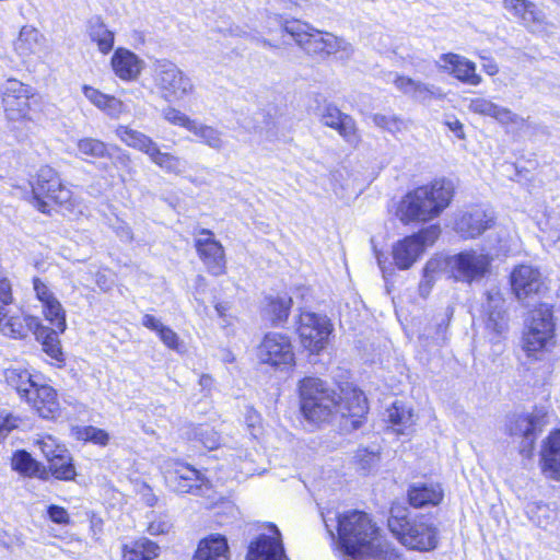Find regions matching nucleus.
Returning a JSON list of instances; mask_svg holds the SVG:
<instances>
[{
  "mask_svg": "<svg viewBox=\"0 0 560 560\" xmlns=\"http://www.w3.org/2000/svg\"><path fill=\"white\" fill-rule=\"evenodd\" d=\"M402 120L396 116H390L384 130L390 133H396L402 128Z\"/></svg>",
  "mask_w": 560,
  "mask_h": 560,
  "instance_id": "63",
  "label": "nucleus"
},
{
  "mask_svg": "<svg viewBox=\"0 0 560 560\" xmlns=\"http://www.w3.org/2000/svg\"><path fill=\"white\" fill-rule=\"evenodd\" d=\"M155 83L167 100L180 101L192 93L194 84L174 62L167 59L154 63Z\"/></svg>",
  "mask_w": 560,
  "mask_h": 560,
  "instance_id": "11",
  "label": "nucleus"
},
{
  "mask_svg": "<svg viewBox=\"0 0 560 560\" xmlns=\"http://www.w3.org/2000/svg\"><path fill=\"white\" fill-rule=\"evenodd\" d=\"M504 9L515 19L523 22V16L528 8H532V1L528 0H503Z\"/></svg>",
  "mask_w": 560,
  "mask_h": 560,
  "instance_id": "50",
  "label": "nucleus"
},
{
  "mask_svg": "<svg viewBox=\"0 0 560 560\" xmlns=\"http://www.w3.org/2000/svg\"><path fill=\"white\" fill-rule=\"evenodd\" d=\"M555 330L552 307L548 304H539L532 311L527 331L523 337V348L527 354L532 355L546 349L555 337Z\"/></svg>",
  "mask_w": 560,
  "mask_h": 560,
  "instance_id": "8",
  "label": "nucleus"
},
{
  "mask_svg": "<svg viewBox=\"0 0 560 560\" xmlns=\"http://www.w3.org/2000/svg\"><path fill=\"white\" fill-rule=\"evenodd\" d=\"M510 279L512 291L525 306H530V301L539 299L547 290L541 272L530 265L515 267Z\"/></svg>",
  "mask_w": 560,
  "mask_h": 560,
  "instance_id": "16",
  "label": "nucleus"
},
{
  "mask_svg": "<svg viewBox=\"0 0 560 560\" xmlns=\"http://www.w3.org/2000/svg\"><path fill=\"white\" fill-rule=\"evenodd\" d=\"M320 121L335 130L349 143L358 141L357 128L353 118L340 112L331 104L325 105L320 113Z\"/></svg>",
  "mask_w": 560,
  "mask_h": 560,
  "instance_id": "25",
  "label": "nucleus"
},
{
  "mask_svg": "<svg viewBox=\"0 0 560 560\" xmlns=\"http://www.w3.org/2000/svg\"><path fill=\"white\" fill-rule=\"evenodd\" d=\"M40 450L48 463L52 459V456H57L61 451H67L65 446L56 444L51 438L40 442Z\"/></svg>",
  "mask_w": 560,
  "mask_h": 560,
  "instance_id": "55",
  "label": "nucleus"
},
{
  "mask_svg": "<svg viewBox=\"0 0 560 560\" xmlns=\"http://www.w3.org/2000/svg\"><path fill=\"white\" fill-rule=\"evenodd\" d=\"M268 33L279 32L282 37L289 35L295 44L310 56L325 58L332 54H341V58H348L353 49L343 38L331 33L322 32L301 20H288L280 15L268 18Z\"/></svg>",
  "mask_w": 560,
  "mask_h": 560,
  "instance_id": "2",
  "label": "nucleus"
},
{
  "mask_svg": "<svg viewBox=\"0 0 560 560\" xmlns=\"http://www.w3.org/2000/svg\"><path fill=\"white\" fill-rule=\"evenodd\" d=\"M199 237L195 240L196 250L207 267L208 271L213 276H221L225 272V255L224 248L213 236L212 231L201 229Z\"/></svg>",
  "mask_w": 560,
  "mask_h": 560,
  "instance_id": "20",
  "label": "nucleus"
},
{
  "mask_svg": "<svg viewBox=\"0 0 560 560\" xmlns=\"http://www.w3.org/2000/svg\"><path fill=\"white\" fill-rule=\"evenodd\" d=\"M116 136L128 147L147 154L150 160L167 173L180 174L186 170V162L171 153L162 152L155 141L141 131L118 126Z\"/></svg>",
  "mask_w": 560,
  "mask_h": 560,
  "instance_id": "7",
  "label": "nucleus"
},
{
  "mask_svg": "<svg viewBox=\"0 0 560 560\" xmlns=\"http://www.w3.org/2000/svg\"><path fill=\"white\" fill-rule=\"evenodd\" d=\"M88 34L90 39L95 43L98 50L106 55L115 43V34L105 25L100 16H93L88 22Z\"/></svg>",
  "mask_w": 560,
  "mask_h": 560,
  "instance_id": "37",
  "label": "nucleus"
},
{
  "mask_svg": "<svg viewBox=\"0 0 560 560\" xmlns=\"http://www.w3.org/2000/svg\"><path fill=\"white\" fill-rule=\"evenodd\" d=\"M33 289L36 298L43 303L46 319L63 332L67 328L66 314L60 302L54 296L46 283L39 278H33Z\"/></svg>",
  "mask_w": 560,
  "mask_h": 560,
  "instance_id": "22",
  "label": "nucleus"
},
{
  "mask_svg": "<svg viewBox=\"0 0 560 560\" xmlns=\"http://www.w3.org/2000/svg\"><path fill=\"white\" fill-rule=\"evenodd\" d=\"M0 305H5L7 307L13 304L12 285L4 277L0 278Z\"/></svg>",
  "mask_w": 560,
  "mask_h": 560,
  "instance_id": "57",
  "label": "nucleus"
},
{
  "mask_svg": "<svg viewBox=\"0 0 560 560\" xmlns=\"http://www.w3.org/2000/svg\"><path fill=\"white\" fill-rule=\"evenodd\" d=\"M46 471L48 472V480L54 477L61 481H73L77 477L73 458L68 450L61 451L57 456H52V459L46 467Z\"/></svg>",
  "mask_w": 560,
  "mask_h": 560,
  "instance_id": "35",
  "label": "nucleus"
},
{
  "mask_svg": "<svg viewBox=\"0 0 560 560\" xmlns=\"http://www.w3.org/2000/svg\"><path fill=\"white\" fill-rule=\"evenodd\" d=\"M196 434L200 436V441L207 448L213 450L219 444L215 433L209 430V428L200 427L197 429Z\"/></svg>",
  "mask_w": 560,
  "mask_h": 560,
  "instance_id": "58",
  "label": "nucleus"
},
{
  "mask_svg": "<svg viewBox=\"0 0 560 560\" xmlns=\"http://www.w3.org/2000/svg\"><path fill=\"white\" fill-rule=\"evenodd\" d=\"M260 363L287 370L294 365L295 355L290 337L280 332H268L257 347Z\"/></svg>",
  "mask_w": 560,
  "mask_h": 560,
  "instance_id": "13",
  "label": "nucleus"
},
{
  "mask_svg": "<svg viewBox=\"0 0 560 560\" xmlns=\"http://www.w3.org/2000/svg\"><path fill=\"white\" fill-rule=\"evenodd\" d=\"M167 487L177 493H191L203 495L210 489V482L195 467L176 463L173 469L165 474Z\"/></svg>",
  "mask_w": 560,
  "mask_h": 560,
  "instance_id": "17",
  "label": "nucleus"
},
{
  "mask_svg": "<svg viewBox=\"0 0 560 560\" xmlns=\"http://www.w3.org/2000/svg\"><path fill=\"white\" fill-rule=\"evenodd\" d=\"M443 268L446 267V258L440 259V258H431L427 261L424 268H423V280L420 283V291L423 292L425 287H430V282L433 279V275L441 271Z\"/></svg>",
  "mask_w": 560,
  "mask_h": 560,
  "instance_id": "49",
  "label": "nucleus"
},
{
  "mask_svg": "<svg viewBox=\"0 0 560 560\" xmlns=\"http://www.w3.org/2000/svg\"><path fill=\"white\" fill-rule=\"evenodd\" d=\"M44 419L55 418L59 411L57 392L49 385L35 384L30 397L24 399Z\"/></svg>",
  "mask_w": 560,
  "mask_h": 560,
  "instance_id": "26",
  "label": "nucleus"
},
{
  "mask_svg": "<svg viewBox=\"0 0 560 560\" xmlns=\"http://www.w3.org/2000/svg\"><path fill=\"white\" fill-rule=\"evenodd\" d=\"M387 523L393 535L410 549L430 551L438 546V529L424 517L410 520L405 511H392Z\"/></svg>",
  "mask_w": 560,
  "mask_h": 560,
  "instance_id": "5",
  "label": "nucleus"
},
{
  "mask_svg": "<svg viewBox=\"0 0 560 560\" xmlns=\"http://www.w3.org/2000/svg\"><path fill=\"white\" fill-rule=\"evenodd\" d=\"M497 256L513 255L520 249V240L511 235L505 229L497 231V243L491 246Z\"/></svg>",
  "mask_w": 560,
  "mask_h": 560,
  "instance_id": "43",
  "label": "nucleus"
},
{
  "mask_svg": "<svg viewBox=\"0 0 560 560\" xmlns=\"http://www.w3.org/2000/svg\"><path fill=\"white\" fill-rule=\"evenodd\" d=\"M468 109L478 115L492 117L502 124L514 121V114L510 109L483 97L471 98L468 103Z\"/></svg>",
  "mask_w": 560,
  "mask_h": 560,
  "instance_id": "36",
  "label": "nucleus"
},
{
  "mask_svg": "<svg viewBox=\"0 0 560 560\" xmlns=\"http://www.w3.org/2000/svg\"><path fill=\"white\" fill-rule=\"evenodd\" d=\"M160 547L148 538L126 544L122 547V560H153L159 556Z\"/></svg>",
  "mask_w": 560,
  "mask_h": 560,
  "instance_id": "39",
  "label": "nucleus"
},
{
  "mask_svg": "<svg viewBox=\"0 0 560 560\" xmlns=\"http://www.w3.org/2000/svg\"><path fill=\"white\" fill-rule=\"evenodd\" d=\"M521 24L532 33L545 32L548 25L545 12L534 2H532V8L527 9Z\"/></svg>",
  "mask_w": 560,
  "mask_h": 560,
  "instance_id": "45",
  "label": "nucleus"
},
{
  "mask_svg": "<svg viewBox=\"0 0 560 560\" xmlns=\"http://www.w3.org/2000/svg\"><path fill=\"white\" fill-rule=\"evenodd\" d=\"M82 436L85 441L92 442L94 444H98L105 446L109 441L108 433L103 430L92 425L85 427L82 431Z\"/></svg>",
  "mask_w": 560,
  "mask_h": 560,
  "instance_id": "51",
  "label": "nucleus"
},
{
  "mask_svg": "<svg viewBox=\"0 0 560 560\" xmlns=\"http://www.w3.org/2000/svg\"><path fill=\"white\" fill-rule=\"evenodd\" d=\"M299 392L301 412L308 422H326L336 412L337 393L320 378H303Z\"/></svg>",
  "mask_w": 560,
  "mask_h": 560,
  "instance_id": "4",
  "label": "nucleus"
},
{
  "mask_svg": "<svg viewBox=\"0 0 560 560\" xmlns=\"http://www.w3.org/2000/svg\"><path fill=\"white\" fill-rule=\"evenodd\" d=\"M21 419L10 412H0V442L4 440L9 433L16 429Z\"/></svg>",
  "mask_w": 560,
  "mask_h": 560,
  "instance_id": "52",
  "label": "nucleus"
},
{
  "mask_svg": "<svg viewBox=\"0 0 560 560\" xmlns=\"http://www.w3.org/2000/svg\"><path fill=\"white\" fill-rule=\"evenodd\" d=\"M268 303L265 308L267 317L273 326L284 324L289 317L292 306V299L290 296H269Z\"/></svg>",
  "mask_w": 560,
  "mask_h": 560,
  "instance_id": "40",
  "label": "nucleus"
},
{
  "mask_svg": "<svg viewBox=\"0 0 560 560\" xmlns=\"http://www.w3.org/2000/svg\"><path fill=\"white\" fill-rule=\"evenodd\" d=\"M453 315V308L447 307L445 314L440 318L436 323L439 337L444 341L445 340V331L450 325L451 317Z\"/></svg>",
  "mask_w": 560,
  "mask_h": 560,
  "instance_id": "60",
  "label": "nucleus"
},
{
  "mask_svg": "<svg viewBox=\"0 0 560 560\" xmlns=\"http://www.w3.org/2000/svg\"><path fill=\"white\" fill-rule=\"evenodd\" d=\"M33 205L42 213H50V205L46 199L70 210L74 202L72 191L67 187L59 173L52 167L42 166L32 183Z\"/></svg>",
  "mask_w": 560,
  "mask_h": 560,
  "instance_id": "6",
  "label": "nucleus"
},
{
  "mask_svg": "<svg viewBox=\"0 0 560 560\" xmlns=\"http://www.w3.org/2000/svg\"><path fill=\"white\" fill-rule=\"evenodd\" d=\"M47 515L49 520L58 525H68L70 524V515L68 511L57 504H50L47 506Z\"/></svg>",
  "mask_w": 560,
  "mask_h": 560,
  "instance_id": "53",
  "label": "nucleus"
},
{
  "mask_svg": "<svg viewBox=\"0 0 560 560\" xmlns=\"http://www.w3.org/2000/svg\"><path fill=\"white\" fill-rule=\"evenodd\" d=\"M82 92L84 96L94 105L97 106L101 102V100H104V93L101 91L90 86V85H83Z\"/></svg>",
  "mask_w": 560,
  "mask_h": 560,
  "instance_id": "61",
  "label": "nucleus"
},
{
  "mask_svg": "<svg viewBox=\"0 0 560 560\" xmlns=\"http://www.w3.org/2000/svg\"><path fill=\"white\" fill-rule=\"evenodd\" d=\"M453 196L454 185L451 180L434 179L406 194L399 202L397 214L404 223L429 221L450 206Z\"/></svg>",
  "mask_w": 560,
  "mask_h": 560,
  "instance_id": "3",
  "label": "nucleus"
},
{
  "mask_svg": "<svg viewBox=\"0 0 560 560\" xmlns=\"http://www.w3.org/2000/svg\"><path fill=\"white\" fill-rule=\"evenodd\" d=\"M369 411L368 399L364 393L358 388L337 394L336 413H340L342 429L347 431L358 430Z\"/></svg>",
  "mask_w": 560,
  "mask_h": 560,
  "instance_id": "18",
  "label": "nucleus"
},
{
  "mask_svg": "<svg viewBox=\"0 0 560 560\" xmlns=\"http://www.w3.org/2000/svg\"><path fill=\"white\" fill-rule=\"evenodd\" d=\"M194 560H230L226 538L220 534H214L202 539L198 545Z\"/></svg>",
  "mask_w": 560,
  "mask_h": 560,
  "instance_id": "33",
  "label": "nucleus"
},
{
  "mask_svg": "<svg viewBox=\"0 0 560 560\" xmlns=\"http://www.w3.org/2000/svg\"><path fill=\"white\" fill-rule=\"evenodd\" d=\"M12 468L23 476L48 481L46 466L24 450L16 451L13 454Z\"/></svg>",
  "mask_w": 560,
  "mask_h": 560,
  "instance_id": "34",
  "label": "nucleus"
},
{
  "mask_svg": "<svg viewBox=\"0 0 560 560\" xmlns=\"http://www.w3.org/2000/svg\"><path fill=\"white\" fill-rule=\"evenodd\" d=\"M492 258L477 250H464L446 258V267L456 281L472 282L486 276Z\"/></svg>",
  "mask_w": 560,
  "mask_h": 560,
  "instance_id": "14",
  "label": "nucleus"
},
{
  "mask_svg": "<svg viewBox=\"0 0 560 560\" xmlns=\"http://www.w3.org/2000/svg\"><path fill=\"white\" fill-rule=\"evenodd\" d=\"M141 324L152 330V331H155L156 334L160 331V329L164 326L161 320L159 318H156L155 316L153 315H150V314H145L143 317H142V322Z\"/></svg>",
  "mask_w": 560,
  "mask_h": 560,
  "instance_id": "62",
  "label": "nucleus"
},
{
  "mask_svg": "<svg viewBox=\"0 0 560 560\" xmlns=\"http://www.w3.org/2000/svg\"><path fill=\"white\" fill-rule=\"evenodd\" d=\"M4 380L9 387L14 389L21 399L30 397V393L34 390L36 382L32 374L22 368H9L4 370Z\"/></svg>",
  "mask_w": 560,
  "mask_h": 560,
  "instance_id": "38",
  "label": "nucleus"
},
{
  "mask_svg": "<svg viewBox=\"0 0 560 560\" xmlns=\"http://www.w3.org/2000/svg\"><path fill=\"white\" fill-rule=\"evenodd\" d=\"M438 224L422 229L418 233L406 236L393 245L394 265L400 270H407L422 256L425 247L432 245L440 236Z\"/></svg>",
  "mask_w": 560,
  "mask_h": 560,
  "instance_id": "9",
  "label": "nucleus"
},
{
  "mask_svg": "<svg viewBox=\"0 0 560 560\" xmlns=\"http://www.w3.org/2000/svg\"><path fill=\"white\" fill-rule=\"evenodd\" d=\"M355 462L363 474L370 472L380 462V454L375 451L360 448L355 453Z\"/></svg>",
  "mask_w": 560,
  "mask_h": 560,
  "instance_id": "47",
  "label": "nucleus"
},
{
  "mask_svg": "<svg viewBox=\"0 0 560 560\" xmlns=\"http://www.w3.org/2000/svg\"><path fill=\"white\" fill-rule=\"evenodd\" d=\"M394 84L401 93L421 103H428L431 100H441L445 95L441 88L416 81L408 77L397 75L394 80Z\"/></svg>",
  "mask_w": 560,
  "mask_h": 560,
  "instance_id": "28",
  "label": "nucleus"
},
{
  "mask_svg": "<svg viewBox=\"0 0 560 560\" xmlns=\"http://www.w3.org/2000/svg\"><path fill=\"white\" fill-rule=\"evenodd\" d=\"M494 223L491 214L481 208H472L464 212L455 222V231L463 238H475L490 229Z\"/></svg>",
  "mask_w": 560,
  "mask_h": 560,
  "instance_id": "23",
  "label": "nucleus"
},
{
  "mask_svg": "<svg viewBox=\"0 0 560 560\" xmlns=\"http://www.w3.org/2000/svg\"><path fill=\"white\" fill-rule=\"evenodd\" d=\"M142 60L131 50L117 48L110 65L115 74L125 81L136 80L142 70Z\"/></svg>",
  "mask_w": 560,
  "mask_h": 560,
  "instance_id": "29",
  "label": "nucleus"
},
{
  "mask_svg": "<svg viewBox=\"0 0 560 560\" xmlns=\"http://www.w3.org/2000/svg\"><path fill=\"white\" fill-rule=\"evenodd\" d=\"M388 420L392 424L409 427L413 423V415L410 409H407L404 404L398 401L387 409Z\"/></svg>",
  "mask_w": 560,
  "mask_h": 560,
  "instance_id": "46",
  "label": "nucleus"
},
{
  "mask_svg": "<svg viewBox=\"0 0 560 560\" xmlns=\"http://www.w3.org/2000/svg\"><path fill=\"white\" fill-rule=\"evenodd\" d=\"M2 106L11 121L30 118L31 105L36 100L32 86L16 79H8L1 88Z\"/></svg>",
  "mask_w": 560,
  "mask_h": 560,
  "instance_id": "12",
  "label": "nucleus"
},
{
  "mask_svg": "<svg viewBox=\"0 0 560 560\" xmlns=\"http://www.w3.org/2000/svg\"><path fill=\"white\" fill-rule=\"evenodd\" d=\"M39 318L19 307L0 305V332L13 339H24L38 327Z\"/></svg>",
  "mask_w": 560,
  "mask_h": 560,
  "instance_id": "19",
  "label": "nucleus"
},
{
  "mask_svg": "<svg viewBox=\"0 0 560 560\" xmlns=\"http://www.w3.org/2000/svg\"><path fill=\"white\" fill-rule=\"evenodd\" d=\"M78 151L94 159H112V154L103 141L94 138H83L78 141Z\"/></svg>",
  "mask_w": 560,
  "mask_h": 560,
  "instance_id": "44",
  "label": "nucleus"
},
{
  "mask_svg": "<svg viewBox=\"0 0 560 560\" xmlns=\"http://www.w3.org/2000/svg\"><path fill=\"white\" fill-rule=\"evenodd\" d=\"M442 68L447 70L454 78L469 85H479L481 77L476 72L475 62L457 54L448 52L441 56Z\"/></svg>",
  "mask_w": 560,
  "mask_h": 560,
  "instance_id": "27",
  "label": "nucleus"
},
{
  "mask_svg": "<svg viewBox=\"0 0 560 560\" xmlns=\"http://www.w3.org/2000/svg\"><path fill=\"white\" fill-rule=\"evenodd\" d=\"M542 471L551 479H560V430L551 432L541 451Z\"/></svg>",
  "mask_w": 560,
  "mask_h": 560,
  "instance_id": "31",
  "label": "nucleus"
},
{
  "mask_svg": "<svg viewBox=\"0 0 560 560\" xmlns=\"http://www.w3.org/2000/svg\"><path fill=\"white\" fill-rule=\"evenodd\" d=\"M163 117L170 124L183 127L188 131L191 130L196 121L195 119H191L189 116L174 107H166L165 109H163Z\"/></svg>",
  "mask_w": 560,
  "mask_h": 560,
  "instance_id": "48",
  "label": "nucleus"
},
{
  "mask_svg": "<svg viewBox=\"0 0 560 560\" xmlns=\"http://www.w3.org/2000/svg\"><path fill=\"white\" fill-rule=\"evenodd\" d=\"M402 120L396 116H390L384 130L390 133H396L402 128Z\"/></svg>",
  "mask_w": 560,
  "mask_h": 560,
  "instance_id": "64",
  "label": "nucleus"
},
{
  "mask_svg": "<svg viewBox=\"0 0 560 560\" xmlns=\"http://www.w3.org/2000/svg\"><path fill=\"white\" fill-rule=\"evenodd\" d=\"M546 424V412L535 410L530 413L513 415L508 419L505 428L511 436L521 439L520 453L529 458Z\"/></svg>",
  "mask_w": 560,
  "mask_h": 560,
  "instance_id": "10",
  "label": "nucleus"
},
{
  "mask_svg": "<svg viewBox=\"0 0 560 560\" xmlns=\"http://www.w3.org/2000/svg\"><path fill=\"white\" fill-rule=\"evenodd\" d=\"M190 132L198 138L199 142L213 150L220 151L224 147L222 132L212 126H207L196 120Z\"/></svg>",
  "mask_w": 560,
  "mask_h": 560,
  "instance_id": "42",
  "label": "nucleus"
},
{
  "mask_svg": "<svg viewBox=\"0 0 560 560\" xmlns=\"http://www.w3.org/2000/svg\"><path fill=\"white\" fill-rule=\"evenodd\" d=\"M161 341L172 350H178L180 343L178 335L168 326H163L158 332Z\"/></svg>",
  "mask_w": 560,
  "mask_h": 560,
  "instance_id": "54",
  "label": "nucleus"
},
{
  "mask_svg": "<svg viewBox=\"0 0 560 560\" xmlns=\"http://www.w3.org/2000/svg\"><path fill=\"white\" fill-rule=\"evenodd\" d=\"M58 334L62 332L56 327L52 329L44 326L42 320H39L38 327L33 332L36 340L42 345L43 351L55 361L57 366H61L65 364V355Z\"/></svg>",
  "mask_w": 560,
  "mask_h": 560,
  "instance_id": "32",
  "label": "nucleus"
},
{
  "mask_svg": "<svg viewBox=\"0 0 560 560\" xmlns=\"http://www.w3.org/2000/svg\"><path fill=\"white\" fill-rule=\"evenodd\" d=\"M42 37L43 35L36 28L23 26L20 31L19 38L14 44L15 50L22 57L36 54Z\"/></svg>",
  "mask_w": 560,
  "mask_h": 560,
  "instance_id": "41",
  "label": "nucleus"
},
{
  "mask_svg": "<svg viewBox=\"0 0 560 560\" xmlns=\"http://www.w3.org/2000/svg\"><path fill=\"white\" fill-rule=\"evenodd\" d=\"M296 325L303 347L312 352H319L332 331L329 319L313 312H302Z\"/></svg>",
  "mask_w": 560,
  "mask_h": 560,
  "instance_id": "15",
  "label": "nucleus"
},
{
  "mask_svg": "<svg viewBox=\"0 0 560 560\" xmlns=\"http://www.w3.org/2000/svg\"><path fill=\"white\" fill-rule=\"evenodd\" d=\"M504 304L505 301L499 290L486 292V301L482 303L486 327L497 335H501L506 328Z\"/></svg>",
  "mask_w": 560,
  "mask_h": 560,
  "instance_id": "24",
  "label": "nucleus"
},
{
  "mask_svg": "<svg viewBox=\"0 0 560 560\" xmlns=\"http://www.w3.org/2000/svg\"><path fill=\"white\" fill-rule=\"evenodd\" d=\"M124 112V103L115 96L109 97L104 113L113 118H117Z\"/></svg>",
  "mask_w": 560,
  "mask_h": 560,
  "instance_id": "59",
  "label": "nucleus"
},
{
  "mask_svg": "<svg viewBox=\"0 0 560 560\" xmlns=\"http://www.w3.org/2000/svg\"><path fill=\"white\" fill-rule=\"evenodd\" d=\"M272 536L259 535L250 542L246 560H285L281 533L276 525L270 524Z\"/></svg>",
  "mask_w": 560,
  "mask_h": 560,
  "instance_id": "21",
  "label": "nucleus"
},
{
  "mask_svg": "<svg viewBox=\"0 0 560 560\" xmlns=\"http://www.w3.org/2000/svg\"><path fill=\"white\" fill-rule=\"evenodd\" d=\"M171 528L172 523L168 518L159 517L149 524L148 532L150 535H162L168 533Z\"/></svg>",
  "mask_w": 560,
  "mask_h": 560,
  "instance_id": "56",
  "label": "nucleus"
},
{
  "mask_svg": "<svg viewBox=\"0 0 560 560\" xmlns=\"http://www.w3.org/2000/svg\"><path fill=\"white\" fill-rule=\"evenodd\" d=\"M443 490L439 483L413 482L408 489V501L413 508L435 506L443 500Z\"/></svg>",
  "mask_w": 560,
  "mask_h": 560,
  "instance_id": "30",
  "label": "nucleus"
},
{
  "mask_svg": "<svg viewBox=\"0 0 560 560\" xmlns=\"http://www.w3.org/2000/svg\"><path fill=\"white\" fill-rule=\"evenodd\" d=\"M329 536L335 539L332 523H337L339 548L354 560H398L394 549L380 536L378 529L366 513L350 511L335 513L334 517L323 514Z\"/></svg>",
  "mask_w": 560,
  "mask_h": 560,
  "instance_id": "1",
  "label": "nucleus"
}]
</instances>
